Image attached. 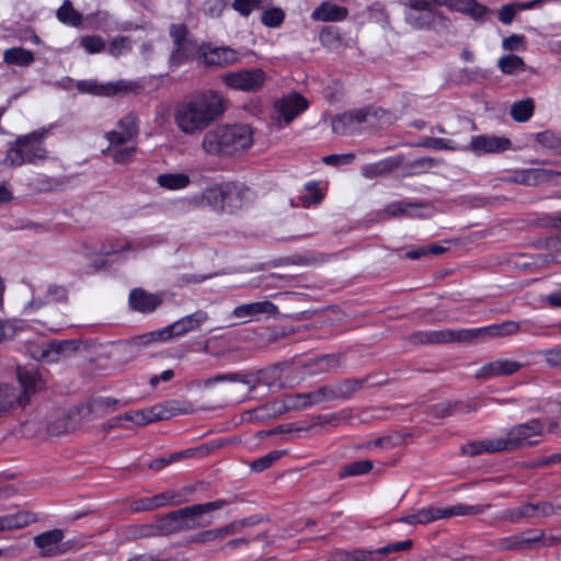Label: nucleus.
I'll list each match as a JSON object with an SVG mask.
<instances>
[{
    "mask_svg": "<svg viewBox=\"0 0 561 561\" xmlns=\"http://www.w3.org/2000/svg\"><path fill=\"white\" fill-rule=\"evenodd\" d=\"M77 89L82 93L111 96L119 93H138L140 85L133 81L119 80L114 83L99 84L92 80L78 81Z\"/></svg>",
    "mask_w": 561,
    "mask_h": 561,
    "instance_id": "obj_11",
    "label": "nucleus"
},
{
    "mask_svg": "<svg viewBox=\"0 0 561 561\" xmlns=\"http://www.w3.org/2000/svg\"><path fill=\"white\" fill-rule=\"evenodd\" d=\"M47 430L51 435H60L73 431L75 426L71 424L69 415H62L50 422Z\"/></svg>",
    "mask_w": 561,
    "mask_h": 561,
    "instance_id": "obj_53",
    "label": "nucleus"
},
{
    "mask_svg": "<svg viewBox=\"0 0 561 561\" xmlns=\"http://www.w3.org/2000/svg\"><path fill=\"white\" fill-rule=\"evenodd\" d=\"M522 367L520 363L511 359H500L482 366L476 374L477 379H489L501 376H511Z\"/></svg>",
    "mask_w": 561,
    "mask_h": 561,
    "instance_id": "obj_23",
    "label": "nucleus"
},
{
    "mask_svg": "<svg viewBox=\"0 0 561 561\" xmlns=\"http://www.w3.org/2000/svg\"><path fill=\"white\" fill-rule=\"evenodd\" d=\"M426 148L437 149V150H458L460 147L455 145L451 140L445 138H435L427 137L424 139L423 144Z\"/></svg>",
    "mask_w": 561,
    "mask_h": 561,
    "instance_id": "obj_58",
    "label": "nucleus"
},
{
    "mask_svg": "<svg viewBox=\"0 0 561 561\" xmlns=\"http://www.w3.org/2000/svg\"><path fill=\"white\" fill-rule=\"evenodd\" d=\"M369 377L357 379V378H345L334 385H325L327 397L329 401L334 400H347L355 392L364 388Z\"/></svg>",
    "mask_w": 561,
    "mask_h": 561,
    "instance_id": "obj_21",
    "label": "nucleus"
},
{
    "mask_svg": "<svg viewBox=\"0 0 561 561\" xmlns=\"http://www.w3.org/2000/svg\"><path fill=\"white\" fill-rule=\"evenodd\" d=\"M348 10L345 7H340L330 2H322L311 13L314 21L323 22H339L346 19Z\"/></svg>",
    "mask_w": 561,
    "mask_h": 561,
    "instance_id": "obj_26",
    "label": "nucleus"
},
{
    "mask_svg": "<svg viewBox=\"0 0 561 561\" xmlns=\"http://www.w3.org/2000/svg\"><path fill=\"white\" fill-rule=\"evenodd\" d=\"M181 501L169 490L150 497L135 500L130 503L129 510L131 513L151 512L168 505H180Z\"/></svg>",
    "mask_w": 561,
    "mask_h": 561,
    "instance_id": "obj_18",
    "label": "nucleus"
},
{
    "mask_svg": "<svg viewBox=\"0 0 561 561\" xmlns=\"http://www.w3.org/2000/svg\"><path fill=\"white\" fill-rule=\"evenodd\" d=\"M168 339L169 336H167L165 329L163 328L118 343V352L123 356L134 358L140 353L141 347L147 346L153 341H165Z\"/></svg>",
    "mask_w": 561,
    "mask_h": 561,
    "instance_id": "obj_17",
    "label": "nucleus"
},
{
    "mask_svg": "<svg viewBox=\"0 0 561 561\" xmlns=\"http://www.w3.org/2000/svg\"><path fill=\"white\" fill-rule=\"evenodd\" d=\"M435 18L443 19L442 13H424V12H412L405 13V21L415 28H430Z\"/></svg>",
    "mask_w": 561,
    "mask_h": 561,
    "instance_id": "obj_38",
    "label": "nucleus"
},
{
    "mask_svg": "<svg viewBox=\"0 0 561 561\" xmlns=\"http://www.w3.org/2000/svg\"><path fill=\"white\" fill-rule=\"evenodd\" d=\"M64 533L61 529L44 531L34 537V543L41 549V556L44 558L58 557L69 550V545L62 542Z\"/></svg>",
    "mask_w": 561,
    "mask_h": 561,
    "instance_id": "obj_13",
    "label": "nucleus"
},
{
    "mask_svg": "<svg viewBox=\"0 0 561 561\" xmlns=\"http://www.w3.org/2000/svg\"><path fill=\"white\" fill-rule=\"evenodd\" d=\"M231 7L242 16H249L254 10L263 9V0H233Z\"/></svg>",
    "mask_w": 561,
    "mask_h": 561,
    "instance_id": "obj_52",
    "label": "nucleus"
},
{
    "mask_svg": "<svg viewBox=\"0 0 561 561\" xmlns=\"http://www.w3.org/2000/svg\"><path fill=\"white\" fill-rule=\"evenodd\" d=\"M229 504H231V501L216 500L213 502L185 506L170 512L175 534L207 527L211 524V520L205 518L204 515L220 510Z\"/></svg>",
    "mask_w": 561,
    "mask_h": 561,
    "instance_id": "obj_5",
    "label": "nucleus"
},
{
    "mask_svg": "<svg viewBox=\"0 0 561 561\" xmlns=\"http://www.w3.org/2000/svg\"><path fill=\"white\" fill-rule=\"evenodd\" d=\"M561 506H554L551 502L525 503L518 507L505 510L502 519L516 523L523 518H539L557 514Z\"/></svg>",
    "mask_w": 561,
    "mask_h": 561,
    "instance_id": "obj_9",
    "label": "nucleus"
},
{
    "mask_svg": "<svg viewBox=\"0 0 561 561\" xmlns=\"http://www.w3.org/2000/svg\"><path fill=\"white\" fill-rule=\"evenodd\" d=\"M542 355L550 367L561 366V346L546 350L542 352Z\"/></svg>",
    "mask_w": 561,
    "mask_h": 561,
    "instance_id": "obj_64",
    "label": "nucleus"
},
{
    "mask_svg": "<svg viewBox=\"0 0 561 561\" xmlns=\"http://www.w3.org/2000/svg\"><path fill=\"white\" fill-rule=\"evenodd\" d=\"M511 141L507 138L495 136H476L470 142L471 150L476 152H497L507 149Z\"/></svg>",
    "mask_w": 561,
    "mask_h": 561,
    "instance_id": "obj_25",
    "label": "nucleus"
},
{
    "mask_svg": "<svg viewBox=\"0 0 561 561\" xmlns=\"http://www.w3.org/2000/svg\"><path fill=\"white\" fill-rule=\"evenodd\" d=\"M525 37L523 35H511L503 39L502 47L505 50L514 51L525 48Z\"/></svg>",
    "mask_w": 561,
    "mask_h": 561,
    "instance_id": "obj_63",
    "label": "nucleus"
},
{
    "mask_svg": "<svg viewBox=\"0 0 561 561\" xmlns=\"http://www.w3.org/2000/svg\"><path fill=\"white\" fill-rule=\"evenodd\" d=\"M78 348V340H53L42 346L41 359L47 363H55L61 357L73 354Z\"/></svg>",
    "mask_w": 561,
    "mask_h": 561,
    "instance_id": "obj_20",
    "label": "nucleus"
},
{
    "mask_svg": "<svg viewBox=\"0 0 561 561\" xmlns=\"http://www.w3.org/2000/svg\"><path fill=\"white\" fill-rule=\"evenodd\" d=\"M412 540L408 539L401 542L389 543L382 548L376 549L375 556H388L389 553L409 550L412 547Z\"/></svg>",
    "mask_w": 561,
    "mask_h": 561,
    "instance_id": "obj_59",
    "label": "nucleus"
},
{
    "mask_svg": "<svg viewBox=\"0 0 561 561\" xmlns=\"http://www.w3.org/2000/svg\"><path fill=\"white\" fill-rule=\"evenodd\" d=\"M373 462L370 460H359L346 463L342 467L339 472V478L343 479L346 477H354L368 473L373 469Z\"/></svg>",
    "mask_w": 561,
    "mask_h": 561,
    "instance_id": "obj_42",
    "label": "nucleus"
},
{
    "mask_svg": "<svg viewBox=\"0 0 561 561\" xmlns=\"http://www.w3.org/2000/svg\"><path fill=\"white\" fill-rule=\"evenodd\" d=\"M501 440L499 439H484V440H474L469 442L466 445L461 446L460 451L462 455L474 457L484 453L493 454L503 451Z\"/></svg>",
    "mask_w": 561,
    "mask_h": 561,
    "instance_id": "obj_31",
    "label": "nucleus"
},
{
    "mask_svg": "<svg viewBox=\"0 0 561 561\" xmlns=\"http://www.w3.org/2000/svg\"><path fill=\"white\" fill-rule=\"evenodd\" d=\"M341 358L340 354H328L309 360L305 367L311 375L332 373L341 366Z\"/></svg>",
    "mask_w": 561,
    "mask_h": 561,
    "instance_id": "obj_30",
    "label": "nucleus"
},
{
    "mask_svg": "<svg viewBox=\"0 0 561 561\" xmlns=\"http://www.w3.org/2000/svg\"><path fill=\"white\" fill-rule=\"evenodd\" d=\"M184 456V451H179L170 455L169 457L157 458L148 465V468L154 471H159L169 466L170 463L183 458Z\"/></svg>",
    "mask_w": 561,
    "mask_h": 561,
    "instance_id": "obj_60",
    "label": "nucleus"
},
{
    "mask_svg": "<svg viewBox=\"0 0 561 561\" xmlns=\"http://www.w3.org/2000/svg\"><path fill=\"white\" fill-rule=\"evenodd\" d=\"M370 111L367 108H357L348 111L332 118V130L339 135H348L357 129V126L367 121Z\"/></svg>",
    "mask_w": 561,
    "mask_h": 561,
    "instance_id": "obj_15",
    "label": "nucleus"
},
{
    "mask_svg": "<svg viewBox=\"0 0 561 561\" xmlns=\"http://www.w3.org/2000/svg\"><path fill=\"white\" fill-rule=\"evenodd\" d=\"M202 46H198L196 42L191 38H186L180 44H174V48L171 53L170 60L173 65H181L185 60L197 57L201 59Z\"/></svg>",
    "mask_w": 561,
    "mask_h": 561,
    "instance_id": "obj_28",
    "label": "nucleus"
},
{
    "mask_svg": "<svg viewBox=\"0 0 561 561\" xmlns=\"http://www.w3.org/2000/svg\"><path fill=\"white\" fill-rule=\"evenodd\" d=\"M497 66L505 75H514L525 70V62L522 57L517 55H506L499 59Z\"/></svg>",
    "mask_w": 561,
    "mask_h": 561,
    "instance_id": "obj_41",
    "label": "nucleus"
},
{
    "mask_svg": "<svg viewBox=\"0 0 561 561\" xmlns=\"http://www.w3.org/2000/svg\"><path fill=\"white\" fill-rule=\"evenodd\" d=\"M252 145V130L248 125H224L208 130L202 148L208 154H232Z\"/></svg>",
    "mask_w": 561,
    "mask_h": 561,
    "instance_id": "obj_4",
    "label": "nucleus"
},
{
    "mask_svg": "<svg viewBox=\"0 0 561 561\" xmlns=\"http://www.w3.org/2000/svg\"><path fill=\"white\" fill-rule=\"evenodd\" d=\"M239 54L230 47H210L202 45L201 59L207 67H227L237 62Z\"/></svg>",
    "mask_w": 561,
    "mask_h": 561,
    "instance_id": "obj_16",
    "label": "nucleus"
},
{
    "mask_svg": "<svg viewBox=\"0 0 561 561\" xmlns=\"http://www.w3.org/2000/svg\"><path fill=\"white\" fill-rule=\"evenodd\" d=\"M44 389L38 370L18 367L14 382L0 383V420L25 409Z\"/></svg>",
    "mask_w": 561,
    "mask_h": 561,
    "instance_id": "obj_2",
    "label": "nucleus"
},
{
    "mask_svg": "<svg viewBox=\"0 0 561 561\" xmlns=\"http://www.w3.org/2000/svg\"><path fill=\"white\" fill-rule=\"evenodd\" d=\"M518 330L519 324L517 322L507 321L478 329L420 331L410 335L409 340L416 345L443 343L474 344L489 336H506L516 333Z\"/></svg>",
    "mask_w": 561,
    "mask_h": 561,
    "instance_id": "obj_3",
    "label": "nucleus"
},
{
    "mask_svg": "<svg viewBox=\"0 0 561 561\" xmlns=\"http://www.w3.org/2000/svg\"><path fill=\"white\" fill-rule=\"evenodd\" d=\"M286 454L285 450H273L267 455L257 458L252 461L251 469L256 472H261L270 468L273 463L279 460Z\"/></svg>",
    "mask_w": 561,
    "mask_h": 561,
    "instance_id": "obj_48",
    "label": "nucleus"
},
{
    "mask_svg": "<svg viewBox=\"0 0 561 561\" xmlns=\"http://www.w3.org/2000/svg\"><path fill=\"white\" fill-rule=\"evenodd\" d=\"M34 60V54L23 47H12L3 51V61L8 65L28 67Z\"/></svg>",
    "mask_w": 561,
    "mask_h": 561,
    "instance_id": "obj_33",
    "label": "nucleus"
},
{
    "mask_svg": "<svg viewBox=\"0 0 561 561\" xmlns=\"http://www.w3.org/2000/svg\"><path fill=\"white\" fill-rule=\"evenodd\" d=\"M144 414V425L160 421V420H167L169 419L172 413H170L165 408L161 405L152 407L151 409L141 410Z\"/></svg>",
    "mask_w": 561,
    "mask_h": 561,
    "instance_id": "obj_56",
    "label": "nucleus"
},
{
    "mask_svg": "<svg viewBox=\"0 0 561 561\" xmlns=\"http://www.w3.org/2000/svg\"><path fill=\"white\" fill-rule=\"evenodd\" d=\"M208 313L204 310H197L192 314L185 316L172 324L167 325L165 332L167 336H180L186 334L191 331H195L199 329L207 320Z\"/></svg>",
    "mask_w": 561,
    "mask_h": 561,
    "instance_id": "obj_19",
    "label": "nucleus"
},
{
    "mask_svg": "<svg viewBox=\"0 0 561 561\" xmlns=\"http://www.w3.org/2000/svg\"><path fill=\"white\" fill-rule=\"evenodd\" d=\"M536 139L542 147L557 154H561V134L546 130L537 134Z\"/></svg>",
    "mask_w": 561,
    "mask_h": 561,
    "instance_id": "obj_43",
    "label": "nucleus"
},
{
    "mask_svg": "<svg viewBox=\"0 0 561 561\" xmlns=\"http://www.w3.org/2000/svg\"><path fill=\"white\" fill-rule=\"evenodd\" d=\"M224 183L215 185L213 187L207 188L203 195L202 199L209 206L214 207L215 209L221 210L224 207Z\"/></svg>",
    "mask_w": 561,
    "mask_h": 561,
    "instance_id": "obj_45",
    "label": "nucleus"
},
{
    "mask_svg": "<svg viewBox=\"0 0 561 561\" xmlns=\"http://www.w3.org/2000/svg\"><path fill=\"white\" fill-rule=\"evenodd\" d=\"M543 433L542 423L537 420H530L510 430L505 438H500L502 450H512L524 446H534L538 440H533L535 436H541Z\"/></svg>",
    "mask_w": 561,
    "mask_h": 561,
    "instance_id": "obj_7",
    "label": "nucleus"
},
{
    "mask_svg": "<svg viewBox=\"0 0 561 561\" xmlns=\"http://www.w3.org/2000/svg\"><path fill=\"white\" fill-rule=\"evenodd\" d=\"M80 45L90 54L100 53L105 48L104 41L96 35L83 36L80 39Z\"/></svg>",
    "mask_w": 561,
    "mask_h": 561,
    "instance_id": "obj_57",
    "label": "nucleus"
},
{
    "mask_svg": "<svg viewBox=\"0 0 561 561\" xmlns=\"http://www.w3.org/2000/svg\"><path fill=\"white\" fill-rule=\"evenodd\" d=\"M32 519L28 513H18L0 517V531L20 529L27 526Z\"/></svg>",
    "mask_w": 561,
    "mask_h": 561,
    "instance_id": "obj_39",
    "label": "nucleus"
},
{
    "mask_svg": "<svg viewBox=\"0 0 561 561\" xmlns=\"http://www.w3.org/2000/svg\"><path fill=\"white\" fill-rule=\"evenodd\" d=\"M561 172L550 169H526L514 173L512 181L526 186L559 184Z\"/></svg>",
    "mask_w": 561,
    "mask_h": 561,
    "instance_id": "obj_14",
    "label": "nucleus"
},
{
    "mask_svg": "<svg viewBox=\"0 0 561 561\" xmlns=\"http://www.w3.org/2000/svg\"><path fill=\"white\" fill-rule=\"evenodd\" d=\"M545 0H534L529 2H517V3H508L501 7L499 10V20L503 24H511L517 10H529L533 9L538 3L543 2Z\"/></svg>",
    "mask_w": 561,
    "mask_h": 561,
    "instance_id": "obj_36",
    "label": "nucleus"
},
{
    "mask_svg": "<svg viewBox=\"0 0 561 561\" xmlns=\"http://www.w3.org/2000/svg\"><path fill=\"white\" fill-rule=\"evenodd\" d=\"M157 181L161 187L169 190H180L188 185L190 178L184 173H165L159 175Z\"/></svg>",
    "mask_w": 561,
    "mask_h": 561,
    "instance_id": "obj_40",
    "label": "nucleus"
},
{
    "mask_svg": "<svg viewBox=\"0 0 561 561\" xmlns=\"http://www.w3.org/2000/svg\"><path fill=\"white\" fill-rule=\"evenodd\" d=\"M57 19L67 25L79 27L82 24V14L77 11L70 0H65L57 10Z\"/></svg>",
    "mask_w": 561,
    "mask_h": 561,
    "instance_id": "obj_35",
    "label": "nucleus"
},
{
    "mask_svg": "<svg viewBox=\"0 0 561 561\" xmlns=\"http://www.w3.org/2000/svg\"><path fill=\"white\" fill-rule=\"evenodd\" d=\"M535 104L533 99L528 98L511 105L510 114L516 122H527L534 114Z\"/></svg>",
    "mask_w": 561,
    "mask_h": 561,
    "instance_id": "obj_37",
    "label": "nucleus"
},
{
    "mask_svg": "<svg viewBox=\"0 0 561 561\" xmlns=\"http://www.w3.org/2000/svg\"><path fill=\"white\" fill-rule=\"evenodd\" d=\"M375 559V551L366 549H353V550H334L329 561H368Z\"/></svg>",
    "mask_w": 561,
    "mask_h": 561,
    "instance_id": "obj_34",
    "label": "nucleus"
},
{
    "mask_svg": "<svg viewBox=\"0 0 561 561\" xmlns=\"http://www.w3.org/2000/svg\"><path fill=\"white\" fill-rule=\"evenodd\" d=\"M117 128L126 138L135 140L138 137V117L134 113H129L117 123Z\"/></svg>",
    "mask_w": 561,
    "mask_h": 561,
    "instance_id": "obj_44",
    "label": "nucleus"
},
{
    "mask_svg": "<svg viewBox=\"0 0 561 561\" xmlns=\"http://www.w3.org/2000/svg\"><path fill=\"white\" fill-rule=\"evenodd\" d=\"M43 133H31L20 136L11 145L7 153V160L13 167H20L25 163H36L46 159L47 151L43 146Z\"/></svg>",
    "mask_w": 561,
    "mask_h": 561,
    "instance_id": "obj_6",
    "label": "nucleus"
},
{
    "mask_svg": "<svg viewBox=\"0 0 561 561\" xmlns=\"http://www.w3.org/2000/svg\"><path fill=\"white\" fill-rule=\"evenodd\" d=\"M307 106L308 103L306 99L298 93H291L275 103V108L285 123H290L296 116L304 112Z\"/></svg>",
    "mask_w": 561,
    "mask_h": 561,
    "instance_id": "obj_22",
    "label": "nucleus"
},
{
    "mask_svg": "<svg viewBox=\"0 0 561 561\" xmlns=\"http://www.w3.org/2000/svg\"><path fill=\"white\" fill-rule=\"evenodd\" d=\"M543 537V531H540L538 536L535 537H525L524 534L511 536L506 538H502L499 541V548L501 550H527L530 549L531 546L538 542Z\"/></svg>",
    "mask_w": 561,
    "mask_h": 561,
    "instance_id": "obj_32",
    "label": "nucleus"
},
{
    "mask_svg": "<svg viewBox=\"0 0 561 561\" xmlns=\"http://www.w3.org/2000/svg\"><path fill=\"white\" fill-rule=\"evenodd\" d=\"M126 537L128 539H144L157 537L152 523L141 525H130L126 528Z\"/></svg>",
    "mask_w": 561,
    "mask_h": 561,
    "instance_id": "obj_50",
    "label": "nucleus"
},
{
    "mask_svg": "<svg viewBox=\"0 0 561 561\" xmlns=\"http://www.w3.org/2000/svg\"><path fill=\"white\" fill-rule=\"evenodd\" d=\"M490 504L485 505H466L457 504L450 507H425L416 512V518L420 524H427L440 518H449L453 516L477 515L482 514L485 510L490 508Z\"/></svg>",
    "mask_w": 561,
    "mask_h": 561,
    "instance_id": "obj_8",
    "label": "nucleus"
},
{
    "mask_svg": "<svg viewBox=\"0 0 561 561\" xmlns=\"http://www.w3.org/2000/svg\"><path fill=\"white\" fill-rule=\"evenodd\" d=\"M152 525L157 537L175 534L171 513L156 516Z\"/></svg>",
    "mask_w": 561,
    "mask_h": 561,
    "instance_id": "obj_47",
    "label": "nucleus"
},
{
    "mask_svg": "<svg viewBox=\"0 0 561 561\" xmlns=\"http://www.w3.org/2000/svg\"><path fill=\"white\" fill-rule=\"evenodd\" d=\"M248 188L236 183H224V207L221 210L233 211L241 207Z\"/></svg>",
    "mask_w": 561,
    "mask_h": 561,
    "instance_id": "obj_29",
    "label": "nucleus"
},
{
    "mask_svg": "<svg viewBox=\"0 0 561 561\" xmlns=\"http://www.w3.org/2000/svg\"><path fill=\"white\" fill-rule=\"evenodd\" d=\"M105 138L110 141V147L102 151L103 154H107L112 151V147L121 146L126 142L133 141L119 130H111L105 134Z\"/></svg>",
    "mask_w": 561,
    "mask_h": 561,
    "instance_id": "obj_61",
    "label": "nucleus"
},
{
    "mask_svg": "<svg viewBox=\"0 0 561 561\" xmlns=\"http://www.w3.org/2000/svg\"><path fill=\"white\" fill-rule=\"evenodd\" d=\"M221 381H230V382H241L244 385H249V390L252 391L255 388V385H251L250 379L245 375H241L238 373L232 374H225V375H216L214 377H210L204 381L205 387H210L211 385L216 382Z\"/></svg>",
    "mask_w": 561,
    "mask_h": 561,
    "instance_id": "obj_46",
    "label": "nucleus"
},
{
    "mask_svg": "<svg viewBox=\"0 0 561 561\" xmlns=\"http://www.w3.org/2000/svg\"><path fill=\"white\" fill-rule=\"evenodd\" d=\"M307 408L309 407L307 403L306 393H293L287 394L280 405H276V403L272 404L271 407L262 405L253 410L251 413L254 414L255 419L263 420L265 417H276L291 410H302Z\"/></svg>",
    "mask_w": 561,
    "mask_h": 561,
    "instance_id": "obj_12",
    "label": "nucleus"
},
{
    "mask_svg": "<svg viewBox=\"0 0 561 561\" xmlns=\"http://www.w3.org/2000/svg\"><path fill=\"white\" fill-rule=\"evenodd\" d=\"M393 165L389 161H379L377 163L366 164L362 168V174L367 179L382 176L389 173Z\"/></svg>",
    "mask_w": 561,
    "mask_h": 561,
    "instance_id": "obj_49",
    "label": "nucleus"
},
{
    "mask_svg": "<svg viewBox=\"0 0 561 561\" xmlns=\"http://www.w3.org/2000/svg\"><path fill=\"white\" fill-rule=\"evenodd\" d=\"M460 404V401L454 402H440L428 408L430 414L435 417L450 416L456 412V408Z\"/></svg>",
    "mask_w": 561,
    "mask_h": 561,
    "instance_id": "obj_54",
    "label": "nucleus"
},
{
    "mask_svg": "<svg viewBox=\"0 0 561 561\" xmlns=\"http://www.w3.org/2000/svg\"><path fill=\"white\" fill-rule=\"evenodd\" d=\"M226 8V0H206L203 7L204 13L210 18H218Z\"/></svg>",
    "mask_w": 561,
    "mask_h": 561,
    "instance_id": "obj_62",
    "label": "nucleus"
},
{
    "mask_svg": "<svg viewBox=\"0 0 561 561\" xmlns=\"http://www.w3.org/2000/svg\"><path fill=\"white\" fill-rule=\"evenodd\" d=\"M162 304V297L158 294H150L142 288H135L129 294L130 307L139 312H152Z\"/></svg>",
    "mask_w": 561,
    "mask_h": 561,
    "instance_id": "obj_24",
    "label": "nucleus"
},
{
    "mask_svg": "<svg viewBox=\"0 0 561 561\" xmlns=\"http://www.w3.org/2000/svg\"><path fill=\"white\" fill-rule=\"evenodd\" d=\"M225 112V99L208 90L181 102L174 111V121L187 135L201 133Z\"/></svg>",
    "mask_w": 561,
    "mask_h": 561,
    "instance_id": "obj_1",
    "label": "nucleus"
},
{
    "mask_svg": "<svg viewBox=\"0 0 561 561\" xmlns=\"http://www.w3.org/2000/svg\"><path fill=\"white\" fill-rule=\"evenodd\" d=\"M285 19V13L280 8H272L263 11L261 22L267 27H278Z\"/></svg>",
    "mask_w": 561,
    "mask_h": 561,
    "instance_id": "obj_51",
    "label": "nucleus"
},
{
    "mask_svg": "<svg viewBox=\"0 0 561 561\" xmlns=\"http://www.w3.org/2000/svg\"><path fill=\"white\" fill-rule=\"evenodd\" d=\"M266 313V314H277L278 308L271 301H257L251 304H244L236 307L232 311V314L236 318H250L256 314Z\"/></svg>",
    "mask_w": 561,
    "mask_h": 561,
    "instance_id": "obj_27",
    "label": "nucleus"
},
{
    "mask_svg": "<svg viewBox=\"0 0 561 561\" xmlns=\"http://www.w3.org/2000/svg\"><path fill=\"white\" fill-rule=\"evenodd\" d=\"M419 207L416 204L396 202L389 204L383 213L389 216L398 217V216H412L411 209Z\"/></svg>",
    "mask_w": 561,
    "mask_h": 561,
    "instance_id": "obj_55",
    "label": "nucleus"
},
{
    "mask_svg": "<svg viewBox=\"0 0 561 561\" xmlns=\"http://www.w3.org/2000/svg\"><path fill=\"white\" fill-rule=\"evenodd\" d=\"M225 83L236 90L256 92L264 81L265 73L262 69H245L224 75Z\"/></svg>",
    "mask_w": 561,
    "mask_h": 561,
    "instance_id": "obj_10",
    "label": "nucleus"
}]
</instances>
